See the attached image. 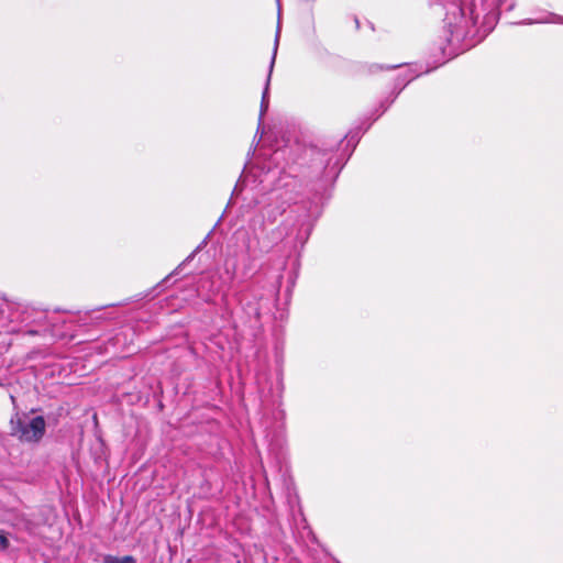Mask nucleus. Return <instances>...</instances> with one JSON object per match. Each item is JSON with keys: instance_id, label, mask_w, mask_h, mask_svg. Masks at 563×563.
I'll list each match as a JSON object with an SVG mask.
<instances>
[{"instance_id": "obj_1", "label": "nucleus", "mask_w": 563, "mask_h": 563, "mask_svg": "<svg viewBox=\"0 0 563 563\" xmlns=\"http://www.w3.org/2000/svg\"><path fill=\"white\" fill-rule=\"evenodd\" d=\"M440 3L445 12L443 33L446 45L440 44L443 54H456L460 44L477 24L482 11L485 12L483 18L484 36L493 30L489 25V13L492 11L489 0H440Z\"/></svg>"}, {"instance_id": "obj_2", "label": "nucleus", "mask_w": 563, "mask_h": 563, "mask_svg": "<svg viewBox=\"0 0 563 563\" xmlns=\"http://www.w3.org/2000/svg\"><path fill=\"white\" fill-rule=\"evenodd\" d=\"M46 422L42 416L31 418L26 413H15L10 420L12 437L21 442H38L45 434Z\"/></svg>"}, {"instance_id": "obj_3", "label": "nucleus", "mask_w": 563, "mask_h": 563, "mask_svg": "<svg viewBox=\"0 0 563 563\" xmlns=\"http://www.w3.org/2000/svg\"><path fill=\"white\" fill-rule=\"evenodd\" d=\"M279 37H280V26L278 25L277 26V31H276V35H275L273 56H272V60H271V64H269L268 75H267V79H266V82H265V87H264V91H263V96H262V101H261V111H260V123H258V126L262 125L263 115L268 110V106H269V98H268L269 84H271L272 73H273V69H274V64H275V59H276L277 49H278Z\"/></svg>"}, {"instance_id": "obj_4", "label": "nucleus", "mask_w": 563, "mask_h": 563, "mask_svg": "<svg viewBox=\"0 0 563 563\" xmlns=\"http://www.w3.org/2000/svg\"><path fill=\"white\" fill-rule=\"evenodd\" d=\"M310 155L314 161H318V169L322 170L330 162L331 154L328 151H321L317 147L310 148Z\"/></svg>"}, {"instance_id": "obj_5", "label": "nucleus", "mask_w": 563, "mask_h": 563, "mask_svg": "<svg viewBox=\"0 0 563 563\" xmlns=\"http://www.w3.org/2000/svg\"><path fill=\"white\" fill-rule=\"evenodd\" d=\"M286 210V207L285 206H277V207H272V206H268L264 209L263 211V217L267 218V220L273 223L276 221V219L282 216Z\"/></svg>"}, {"instance_id": "obj_6", "label": "nucleus", "mask_w": 563, "mask_h": 563, "mask_svg": "<svg viewBox=\"0 0 563 563\" xmlns=\"http://www.w3.org/2000/svg\"><path fill=\"white\" fill-rule=\"evenodd\" d=\"M102 563H136V560L132 555L115 556L107 554L103 556Z\"/></svg>"}, {"instance_id": "obj_7", "label": "nucleus", "mask_w": 563, "mask_h": 563, "mask_svg": "<svg viewBox=\"0 0 563 563\" xmlns=\"http://www.w3.org/2000/svg\"><path fill=\"white\" fill-rule=\"evenodd\" d=\"M528 23H563V16L554 13H548L545 18L536 19L533 21L530 20Z\"/></svg>"}, {"instance_id": "obj_8", "label": "nucleus", "mask_w": 563, "mask_h": 563, "mask_svg": "<svg viewBox=\"0 0 563 563\" xmlns=\"http://www.w3.org/2000/svg\"><path fill=\"white\" fill-rule=\"evenodd\" d=\"M495 4L501 10L510 11L515 7V0H495Z\"/></svg>"}, {"instance_id": "obj_9", "label": "nucleus", "mask_w": 563, "mask_h": 563, "mask_svg": "<svg viewBox=\"0 0 563 563\" xmlns=\"http://www.w3.org/2000/svg\"><path fill=\"white\" fill-rule=\"evenodd\" d=\"M9 545V541L4 534L0 533V550H5Z\"/></svg>"}, {"instance_id": "obj_10", "label": "nucleus", "mask_w": 563, "mask_h": 563, "mask_svg": "<svg viewBox=\"0 0 563 563\" xmlns=\"http://www.w3.org/2000/svg\"><path fill=\"white\" fill-rule=\"evenodd\" d=\"M415 78V76H410L407 80V82L411 81Z\"/></svg>"}]
</instances>
